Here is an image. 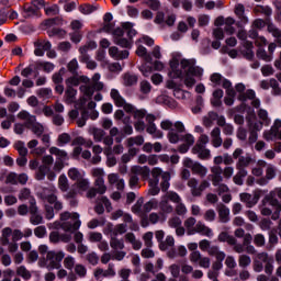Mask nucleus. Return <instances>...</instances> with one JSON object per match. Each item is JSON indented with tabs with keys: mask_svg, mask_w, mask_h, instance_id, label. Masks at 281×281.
Here are the masks:
<instances>
[{
	"mask_svg": "<svg viewBox=\"0 0 281 281\" xmlns=\"http://www.w3.org/2000/svg\"><path fill=\"white\" fill-rule=\"evenodd\" d=\"M110 95L112 100H114V103L116 104V106H124V98H122L117 89H112L110 92Z\"/></svg>",
	"mask_w": 281,
	"mask_h": 281,
	"instance_id": "3c124183",
	"label": "nucleus"
},
{
	"mask_svg": "<svg viewBox=\"0 0 281 281\" xmlns=\"http://www.w3.org/2000/svg\"><path fill=\"white\" fill-rule=\"evenodd\" d=\"M43 164L42 166L38 167L36 173H35V179L37 181H44L47 172H49V166L54 164V157L47 155L43 157Z\"/></svg>",
	"mask_w": 281,
	"mask_h": 281,
	"instance_id": "a211bd4d",
	"label": "nucleus"
},
{
	"mask_svg": "<svg viewBox=\"0 0 281 281\" xmlns=\"http://www.w3.org/2000/svg\"><path fill=\"white\" fill-rule=\"evenodd\" d=\"M97 48H98V43H95L94 41H90L85 46H81L79 48V53L81 56H87V52H89L90 49H97Z\"/></svg>",
	"mask_w": 281,
	"mask_h": 281,
	"instance_id": "6e6d98bb",
	"label": "nucleus"
},
{
	"mask_svg": "<svg viewBox=\"0 0 281 281\" xmlns=\"http://www.w3.org/2000/svg\"><path fill=\"white\" fill-rule=\"evenodd\" d=\"M234 23H236V20H234V18L228 16V18H224V16H218L215 22L214 25L215 27H223L224 25V32L226 34H228V36H232V34H235L236 29L233 26Z\"/></svg>",
	"mask_w": 281,
	"mask_h": 281,
	"instance_id": "2eb2a0df",
	"label": "nucleus"
},
{
	"mask_svg": "<svg viewBox=\"0 0 281 281\" xmlns=\"http://www.w3.org/2000/svg\"><path fill=\"white\" fill-rule=\"evenodd\" d=\"M136 45H138V47L136 49L137 56L144 57L146 63H153V57L150 55H148V50L146 49V47L142 46L137 42H136Z\"/></svg>",
	"mask_w": 281,
	"mask_h": 281,
	"instance_id": "8fccbe9b",
	"label": "nucleus"
},
{
	"mask_svg": "<svg viewBox=\"0 0 281 281\" xmlns=\"http://www.w3.org/2000/svg\"><path fill=\"white\" fill-rule=\"evenodd\" d=\"M49 153L50 155H55L59 161H67V159H69L67 151L59 149L58 147H50Z\"/></svg>",
	"mask_w": 281,
	"mask_h": 281,
	"instance_id": "79ce46f5",
	"label": "nucleus"
},
{
	"mask_svg": "<svg viewBox=\"0 0 281 281\" xmlns=\"http://www.w3.org/2000/svg\"><path fill=\"white\" fill-rule=\"evenodd\" d=\"M167 76L171 80H183L186 87L192 89L196 85V78L201 79L203 76V68L196 66V59H183L180 53H173Z\"/></svg>",
	"mask_w": 281,
	"mask_h": 281,
	"instance_id": "f257e3e1",
	"label": "nucleus"
},
{
	"mask_svg": "<svg viewBox=\"0 0 281 281\" xmlns=\"http://www.w3.org/2000/svg\"><path fill=\"white\" fill-rule=\"evenodd\" d=\"M220 243H227V245H236V237L229 235L227 232H222L217 236Z\"/></svg>",
	"mask_w": 281,
	"mask_h": 281,
	"instance_id": "de8ad7c7",
	"label": "nucleus"
},
{
	"mask_svg": "<svg viewBox=\"0 0 281 281\" xmlns=\"http://www.w3.org/2000/svg\"><path fill=\"white\" fill-rule=\"evenodd\" d=\"M238 265L241 269H247L251 265V257L247 255H240L238 258Z\"/></svg>",
	"mask_w": 281,
	"mask_h": 281,
	"instance_id": "680f3d73",
	"label": "nucleus"
},
{
	"mask_svg": "<svg viewBox=\"0 0 281 281\" xmlns=\"http://www.w3.org/2000/svg\"><path fill=\"white\" fill-rule=\"evenodd\" d=\"M237 111H247L246 116L248 128L250 131L248 142L249 144H256L258 142V131H262V122L256 119V113L247 104L243 103L237 108Z\"/></svg>",
	"mask_w": 281,
	"mask_h": 281,
	"instance_id": "423d86ee",
	"label": "nucleus"
},
{
	"mask_svg": "<svg viewBox=\"0 0 281 281\" xmlns=\"http://www.w3.org/2000/svg\"><path fill=\"white\" fill-rule=\"evenodd\" d=\"M207 254L209 256H215L216 260H218L220 262H223L226 256L225 252L221 250V248H218V246H211L207 249Z\"/></svg>",
	"mask_w": 281,
	"mask_h": 281,
	"instance_id": "58836bf2",
	"label": "nucleus"
},
{
	"mask_svg": "<svg viewBox=\"0 0 281 281\" xmlns=\"http://www.w3.org/2000/svg\"><path fill=\"white\" fill-rule=\"evenodd\" d=\"M12 232L13 229L10 227H4L1 231V236H0V243L3 247H7L10 245V238H12Z\"/></svg>",
	"mask_w": 281,
	"mask_h": 281,
	"instance_id": "e433bc0d",
	"label": "nucleus"
},
{
	"mask_svg": "<svg viewBox=\"0 0 281 281\" xmlns=\"http://www.w3.org/2000/svg\"><path fill=\"white\" fill-rule=\"evenodd\" d=\"M16 276H20L23 280H30L32 278V272H30L25 266H20L16 268Z\"/></svg>",
	"mask_w": 281,
	"mask_h": 281,
	"instance_id": "4d7b16f0",
	"label": "nucleus"
},
{
	"mask_svg": "<svg viewBox=\"0 0 281 281\" xmlns=\"http://www.w3.org/2000/svg\"><path fill=\"white\" fill-rule=\"evenodd\" d=\"M180 133H186V125H183V122L178 121L175 123V130H171L167 134V139L170 144H179L181 142L182 137Z\"/></svg>",
	"mask_w": 281,
	"mask_h": 281,
	"instance_id": "4468645a",
	"label": "nucleus"
},
{
	"mask_svg": "<svg viewBox=\"0 0 281 281\" xmlns=\"http://www.w3.org/2000/svg\"><path fill=\"white\" fill-rule=\"evenodd\" d=\"M192 154L198 155L199 159L212 158V153L203 145H194L192 148Z\"/></svg>",
	"mask_w": 281,
	"mask_h": 281,
	"instance_id": "a878e982",
	"label": "nucleus"
},
{
	"mask_svg": "<svg viewBox=\"0 0 281 281\" xmlns=\"http://www.w3.org/2000/svg\"><path fill=\"white\" fill-rule=\"evenodd\" d=\"M182 165L184 168H190L193 175H198L199 177H207V167L203 166L199 161L192 160V158H183Z\"/></svg>",
	"mask_w": 281,
	"mask_h": 281,
	"instance_id": "ddd939ff",
	"label": "nucleus"
},
{
	"mask_svg": "<svg viewBox=\"0 0 281 281\" xmlns=\"http://www.w3.org/2000/svg\"><path fill=\"white\" fill-rule=\"evenodd\" d=\"M132 212L137 214L138 216H144L146 214V210H144V198H139L136 203L132 207Z\"/></svg>",
	"mask_w": 281,
	"mask_h": 281,
	"instance_id": "c03bdc74",
	"label": "nucleus"
},
{
	"mask_svg": "<svg viewBox=\"0 0 281 281\" xmlns=\"http://www.w3.org/2000/svg\"><path fill=\"white\" fill-rule=\"evenodd\" d=\"M125 240L132 244V247L133 249H135V251H139V249H142V240L137 239V237H135V234L127 233L125 235Z\"/></svg>",
	"mask_w": 281,
	"mask_h": 281,
	"instance_id": "4c0bfd02",
	"label": "nucleus"
},
{
	"mask_svg": "<svg viewBox=\"0 0 281 281\" xmlns=\"http://www.w3.org/2000/svg\"><path fill=\"white\" fill-rule=\"evenodd\" d=\"M87 172L82 169H78L76 167H71L68 170V177L71 181H80V179H83L86 177Z\"/></svg>",
	"mask_w": 281,
	"mask_h": 281,
	"instance_id": "72a5a7b5",
	"label": "nucleus"
},
{
	"mask_svg": "<svg viewBox=\"0 0 281 281\" xmlns=\"http://www.w3.org/2000/svg\"><path fill=\"white\" fill-rule=\"evenodd\" d=\"M265 166H267V162L265 160H259L258 165L252 168V175L255 177H262V168H265Z\"/></svg>",
	"mask_w": 281,
	"mask_h": 281,
	"instance_id": "69168bd1",
	"label": "nucleus"
},
{
	"mask_svg": "<svg viewBox=\"0 0 281 281\" xmlns=\"http://www.w3.org/2000/svg\"><path fill=\"white\" fill-rule=\"evenodd\" d=\"M281 139V120L277 119L270 130L263 132V138L267 142H273V139Z\"/></svg>",
	"mask_w": 281,
	"mask_h": 281,
	"instance_id": "6ab92c4d",
	"label": "nucleus"
},
{
	"mask_svg": "<svg viewBox=\"0 0 281 281\" xmlns=\"http://www.w3.org/2000/svg\"><path fill=\"white\" fill-rule=\"evenodd\" d=\"M115 273L113 263H110L106 270L97 268L94 270V278H97V280H100V278H115Z\"/></svg>",
	"mask_w": 281,
	"mask_h": 281,
	"instance_id": "b1692460",
	"label": "nucleus"
},
{
	"mask_svg": "<svg viewBox=\"0 0 281 281\" xmlns=\"http://www.w3.org/2000/svg\"><path fill=\"white\" fill-rule=\"evenodd\" d=\"M109 54L111 58H114V60H124L128 58V50H120L117 47L112 46L109 48Z\"/></svg>",
	"mask_w": 281,
	"mask_h": 281,
	"instance_id": "c85d7f7f",
	"label": "nucleus"
},
{
	"mask_svg": "<svg viewBox=\"0 0 281 281\" xmlns=\"http://www.w3.org/2000/svg\"><path fill=\"white\" fill-rule=\"evenodd\" d=\"M89 179L81 178L80 180H77V183H75L70 191L66 194L67 199H74L77 194H80V192H86V190H89Z\"/></svg>",
	"mask_w": 281,
	"mask_h": 281,
	"instance_id": "f3484780",
	"label": "nucleus"
},
{
	"mask_svg": "<svg viewBox=\"0 0 281 281\" xmlns=\"http://www.w3.org/2000/svg\"><path fill=\"white\" fill-rule=\"evenodd\" d=\"M245 177H247V170L238 169V172L234 176L233 181L236 183V186H243V179H245Z\"/></svg>",
	"mask_w": 281,
	"mask_h": 281,
	"instance_id": "603ef678",
	"label": "nucleus"
},
{
	"mask_svg": "<svg viewBox=\"0 0 281 281\" xmlns=\"http://www.w3.org/2000/svg\"><path fill=\"white\" fill-rule=\"evenodd\" d=\"M110 246L117 251V249H124V239H117L116 236H111Z\"/></svg>",
	"mask_w": 281,
	"mask_h": 281,
	"instance_id": "bf43d9fd",
	"label": "nucleus"
},
{
	"mask_svg": "<svg viewBox=\"0 0 281 281\" xmlns=\"http://www.w3.org/2000/svg\"><path fill=\"white\" fill-rule=\"evenodd\" d=\"M88 133H89V135H92L93 140L97 143L102 142L106 135V132H104V130L98 128L95 126H90L88 128Z\"/></svg>",
	"mask_w": 281,
	"mask_h": 281,
	"instance_id": "473e14b6",
	"label": "nucleus"
},
{
	"mask_svg": "<svg viewBox=\"0 0 281 281\" xmlns=\"http://www.w3.org/2000/svg\"><path fill=\"white\" fill-rule=\"evenodd\" d=\"M30 213L32 225H41L43 223V216L38 214V207H36V200H31Z\"/></svg>",
	"mask_w": 281,
	"mask_h": 281,
	"instance_id": "5701e85b",
	"label": "nucleus"
},
{
	"mask_svg": "<svg viewBox=\"0 0 281 281\" xmlns=\"http://www.w3.org/2000/svg\"><path fill=\"white\" fill-rule=\"evenodd\" d=\"M15 149L18 150L20 157H26L27 156V147H25L24 142H16L14 145Z\"/></svg>",
	"mask_w": 281,
	"mask_h": 281,
	"instance_id": "0e129e2a",
	"label": "nucleus"
},
{
	"mask_svg": "<svg viewBox=\"0 0 281 281\" xmlns=\"http://www.w3.org/2000/svg\"><path fill=\"white\" fill-rule=\"evenodd\" d=\"M241 102H247V100H252L251 104L255 109L260 108V99H256V91L247 90L245 94L239 95Z\"/></svg>",
	"mask_w": 281,
	"mask_h": 281,
	"instance_id": "bb28decb",
	"label": "nucleus"
},
{
	"mask_svg": "<svg viewBox=\"0 0 281 281\" xmlns=\"http://www.w3.org/2000/svg\"><path fill=\"white\" fill-rule=\"evenodd\" d=\"M127 148H133L134 146H143L144 136L130 137L125 140Z\"/></svg>",
	"mask_w": 281,
	"mask_h": 281,
	"instance_id": "09e8293b",
	"label": "nucleus"
},
{
	"mask_svg": "<svg viewBox=\"0 0 281 281\" xmlns=\"http://www.w3.org/2000/svg\"><path fill=\"white\" fill-rule=\"evenodd\" d=\"M212 175L210 176L212 184L214 187L220 186V183L223 181V169L221 167H213L211 168Z\"/></svg>",
	"mask_w": 281,
	"mask_h": 281,
	"instance_id": "c756f323",
	"label": "nucleus"
},
{
	"mask_svg": "<svg viewBox=\"0 0 281 281\" xmlns=\"http://www.w3.org/2000/svg\"><path fill=\"white\" fill-rule=\"evenodd\" d=\"M153 180L149 181V194L151 196H157L159 194V177H161L160 188L162 192H167L170 188V172H164L161 168L156 167L151 170Z\"/></svg>",
	"mask_w": 281,
	"mask_h": 281,
	"instance_id": "39448f33",
	"label": "nucleus"
},
{
	"mask_svg": "<svg viewBox=\"0 0 281 281\" xmlns=\"http://www.w3.org/2000/svg\"><path fill=\"white\" fill-rule=\"evenodd\" d=\"M171 203H181V196L175 191H168L160 196V201L156 199L149 200L144 204L145 212H150L151 210H160L162 216L165 214H172L175 212V207Z\"/></svg>",
	"mask_w": 281,
	"mask_h": 281,
	"instance_id": "f03ea898",
	"label": "nucleus"
},
{
	"mask_svg": "<svg viewBox=\"0 0 281 281\" xmlns=\"http://www.w3.org/2000/svg\"><path fill=\"white\" fill-rule=\"evenodd\" d=\"M34 46H35V49H34L35 56H45V53L52 49V43L45 40L35 42Z\"/></svg>",
	"mask_w": 281,
	"mask_h": 281,
	"instance_id": "4be33fe9",
	"label": "nucleus"
},
{
	"mask_svg": "<svg viewBox=\"0 0 281 281\" xmlns=\"http://www.w3.org/2000/svg\"><path fill=\"white\" fill-rule=\"evenodd\" d=\"M266 244L267 239L265 238V235L256 234L254 236V245H256V247H265Z\"/></svg>",
	"mask_w": 281,
	"mask_h": 281,
	"instance_id": "774afa93",
	"label": "nucleus"
},
{
	"mask_svg": "<svg viewBox=\"0 0 281 281\" xmlns=\"http://www.w3.org/2000/svg\"><path fill=\"white\" fill-rule=\"evenodd\" d=\"M281 199V187L272 190L269 195H266L262 200L261 214L262 216H271L272 221H278L281 214V202L278 199Z\"/></svg>",
	"mask_w": 281,
	"mask_h": 281,
	"instance_id": "20e7f679",
	"label": "nucleus"
},
{
	"mask_svg": "<svg viewBox=\"0 0 281 281\" xmlns=\"http://www.w3.org/2000/svg\"><path fill=\"white\" fill-rule=\"evenodd\" d=\"M211 144L214 148L223 146V138L221 137V128L215 127L211 132Z\"/></svg>",
	"mask_w": 281,
	"mask_h": 281,
	"instance_id": "7c9ffc66",
	"label": "nucleus"
},
{
	"mask_svg": "<svg viewBox=\"0 0 281 281\" xmlns=\"http://www.w3.org/2000/svg\"><path fill=\"white\" fill-rule=\"evenodd\" d=\"M71 234L69 233H63L60 234V232L58 231H53L49 234V240L50 243H71Z\"/></svg>",
	"mask_w": 281,
	"mask_h": 281,
	"instance_id": "412c9836",
	"label": "nucleus"
},
{
	"mask_svg": "<svg viewBox=\"0 0 281 281\" xmlns=\"http://www.w3.org/2000/svg\"><path fill=\"white\" fill-rule=\"evenodd\" d=\"M122 29H116L113 34H114V43L116 45H120V47H133V42L126 40V38H122V36H124V32H126L128 38H133V36H137V31L135 29H133V23L130 22H124L122 24Z\"/></svg>",
	"mask_w": 281,
	"mask_h": 281,
	"instance_id": "6e6552de",
	"label": "nucleus"
},
{
	"mask_svg": "<svg viewBox=\"0 0 281 281\" xmlns=\"http://www.w3.org/2000/svg\"><path fill=\"white\" fill-rule=\"evenodd\" d=\"M268 32H269L270 34H272V36H273L274 38H277L279 45L281 46V30L278 29V27H277L276 25H273V24H269V25H268Z\"/></svg>",
	"mask_w": 281,
	"mask_h": 281,
	"instance_id": "13d9d810",
	"label": "nucleus"
},
{
	"mask_svg": "<svg viewBox=\"0 0 281 281\" xmlns=\"http://www.w3.org/2000/svg\"><path fill=\"white\" fill-rule=\"evenodd\" d=\"M146 132L154 137V139H162L164 132L161 130H157V125L155 123L148 124Z\"/></svg>",
	"mask_w": 281,
	"mask_h": 281,
	"instance_id": "a19ab883",
	"label": "nucleus"
},
{
	"mask_svg": "<svg viewBox=\"0 0 281 281\" xmlns=\"http://www.w3.org/2000/svg\"><path fill=\"white\" fill-rule=\"evenodd\" d=\"M41 199L47 201L50 205H54L55 210L60 211L63 210V203L58 201L56 196V187L50 186L49 188H44L43 191L40 193Z\"/></svg>",
	"mask_w": 281,
	"mask_h": 281,
	"instance_id": "f8f14e48",
	"label": "nucleus"
},
{
	"mask_svg": "<svg viewBox=\"0 0 281 281\" xmlns=\"http://www.w3.org/2000/svg\"><path fill=\"white\" fill-rule=\"evenodd\" d=\"M239 200L241 201V203H245L246 207H254L256 205L252 194L240 193Z\"/></svg>",
	"mask_w": 281,
	"mask_h": 281,
	"instance_id": "49530a36",
	"label": "nucleus"
},
{
	"mask_svg": "<svg viewBox=\"0 0 281 281\" xmlns=\"http://www.w3.org/2000/svg\"><path fill=\"white\" fill-rule=\"evenodd\" d=\"M76 95H78V90L67 87L64 95V102H66V104H74V102H76Z\"/></svg>",
	"mask_w": 281,
	"mask_h": 281,
	"instance_id": "c9c22d12",
	"label": "nucleus"
},
{
	"mask_svg": "<svg viewBox=\"0 0 281 281\" xmlns=\"http://www.w3.org/2000/svg\"><path fill=\"white\" fill-rule=\"evenodd\" d=\"M104 207L108 210V212H111L113 207L111 206V202L105 196H102L94 206V212L97 214H104Z\"/></svg>",
	"mask_w": 281,
	"mask_h": 281,
	"instance_id": "cd10ccee",
	"label": "nucleus"
},
{
	"mask_svg": "<svg viewBox=\"0 0 281 281\" xmlns=\"http://www.w3.org/2000/svg\"><path fill=\"white\" fill-rule=\"evenodd\" d=\"M63 258H65L64 251H54L50 250L47 252L46 258H42L38 260V267L42 269H48V271H54V269H60V262H63Z\"/></svg>",
	"mask_w": 281,
	"mask_h": 281,
	"instance_id": "1a4fd4ad",
	"label": "nucleus"
},
{
	"mask_svg": "<svg viewBox=\"0 0 281 281\" xmlns=\"http://www.w3.org/2000/svg\"><path fill=\"white\" fill-rule=\"evenodd\" d=\"M123 85H125V87H133V85H137V76L131 74L123 75Z\"/></svg>",
	"mask_w": 281,
	"mask_h": 281,
	"instance_id": "5fc2aeb1",
	"label": "nucleus"
},
{
	"mask_svg": "<svg viewBox=\"0 0 281 281\" xmlns=\"http://www.w3.org/2000/svg\"><path fill=\"white\" fill-rule=\"evenodd\" d=\"M217 214L220 218V223H229L231 217V211L229 207H227L225 204H220L217 207Z\"/></svg>",
	"mask_w": 281,
	"mask_h": 281,
	"instance_id": "2f4dec72",
	"label": "nucleus"
},
{
	"mask_svg": "<svg viewBox=\"0 0 281 281\" xmlns=\"http://www.w3.org/2000/svg\"><path fill=\"white\" fill-rule=\"evenodd\" d=\"M235 14L238 16L241 23L246 24L249 23V19L247 15H245V5L243 4H237L235 5Z\"/></svg>",
	"mask_w": 281,
	"mask_h": 281,
	"instance_id": "a18cd8bd",
	"label": "nucleus"
},
{
	"mask_svg": "<svg viewBox=\"0 0 281 281\" xmlns=\"http://www.w3.org/2000/svg\"><path fill=\"white\" fill-rule=\"evenodd\" d=\"M100 78H102V76L100 75V72H97L92 76V86H80V92L85 95V98H88L90 100L95 91H102V89H104V82L100 81Z\"/></svg>",
	"mask_w": 281,
	"mask_h": 281,
	"instance_id": "9b49d317",
	"label": "nucleus"
},
{
	"mask_svg": "<svg viewBox=\"0 0 281 281\" xmlns=\"http://www.w3.org/2000/svg\"><path fill=\"white\" fill-rule=\"evenodd\" d=\"M80 61L85 63L88 69H95L98 67V64L89 58V55H81Z\"/></svg>",
	"mask_w": 281,
	"mask_h": 281,
	"instance_id": "338daca9",
	"label": "nucleus"
},
{
	"mask_svg": "<svg viewBox=\"0 0 281 281\" xmlns=\"http://www.w3.org/2000/svg\"><path fill=\"white\" fill-rule=\"evenodd\" d=\"M172 247H175V237L171 235H168L166 239L159 244L160 251H168V249H172Z\"/></svg>",
	"mask_w": 281,
	"mask_h": 281,
	"instance_id": "37998d69",
	"label": "nucleus"
},
{
	"mask_svg": "<svg viewBox=\"0 0 281 281\" xmlns=\"http://www.w3.org/2000/svg\"><path fill=\"white\" fill-rule=\"evenodd\" d=\"M246 50H244V56L247 58V60H252L254 59V44L249 42L244 43Z\"/></svg>",
	"mask_w": 281,
	"mask_h": 281,
	"instance_id": "e2e57ef3",
	"label": "nucleus"
},
{
	"mask_svg": "<svg viewBox=\"0 0 281 281\" xmlns=\"http://www.w3.org/2000/svg\"><path fill=\"white\" fill-rule=\"evenodd\" d=\"M184 228L188 236H194V234H201V236H206V238H214V231L210 228L205 223L199 221L194 217H188L184 221Z\"/></svg>",
	"mask_w": 281,
	"mask_h": 281,
	"instance_id": "0eeeda50",
	"label": "nucleus"
},
{
	"mask_svg": "<svg viewBox=\"0 0 281 281\" xmlns=\"http://www.w3.org/2000/svg\"><path fill=\"white\" fill-rule=\"evenodd\" d=\"M223 88L226 90V97L224 98V104L232 106L234 104V98H236V90L232 87V81L224 80Z\"/></svg>",
	"mask_w": 281,
	"mask_h": 281,
	"instance_id": "aec40b11",
	"label": "nucleus"
},
{
	"mask_svg": "<svg viewBox=\"0 0 281 281\" xmlns=\"http://www.w3.org/2000/svg\"><path fill=\"white\" fill-rule=\"evenodd\" d=\"M87 100H89V98L83 95L82 98L79 99V101L76 102L75 104L76 110H72L69 112V117L71 120H76V117H78L79 115L78 109L79 110L85 109V104H87Z\"/></svg>",
	"mask_w": 281,
	"mask_h": 281,
	"instance_id": "f704fd0d",
	"label": "nucleus"
},
{
	"mask_svg": "<svg viewBox=\"0 0 281 281\" xmlns=\"http://www.w3.org/2000/svg\"><path fill=\"white\" fill-rule=\"evenodd\" d=\"M18 117L20 120H24L26 122L27 128H31L32 133H34V135H36L37 137H41V135L45 133V127L43 126V124L36 122V116L30 114V112L21 111L19 112Z\"/></svg>",
	"mask_w": 281,
	"mask_h": 281,
	"instance_id": "9d476101",
	"label": "nucleus"
},
{
	"mask_svg": "<svg viewBox=\"0 0 281 281\" xmlns=\"http://www.w3.org/2000/svg\"><path fill=\"white\" fill-rule=\"evenodd\" d=\"M131 175H134V177H143V179H147L150 175V168L148 166H139L134 165L131 167Z\"/></svg>",
	"mask_w": 281,
	"mask_h": 281,
	"instance_id": "393cba45",
	"label": "nucleus"
},
{
	"mask_svg": "<svg viewBox=\"0 0 281 281\" xmlns=\"http://www.w3.org/2000/svg\"><path fill=\"white\" fill-rule=\"evenodd\" d=\"M187 186H188V188H190V192H191L192 196H201L199 180H196V178H191L188 181Z\"/></svg>",
	"mask_w": 281,
	"mask_h": 281,
	"instance_id": "ea45409f",
	"label": "nucleus"
},
{
	"mask_svg": "<svg viewBox=\"0 0 281 281\" xmlns=\"http://www.w3.org/2000/svg\"><path fill=\"white\" fill-rule=\"evenodd\" d=\"M233 158L238 159L236 164L237 170H245V168H247V166H249V164L254 161V159L251 158V156H249V154H246L245 156H243V149L240 148H236L234 150Z\"/></svg>",
	"mask_w": 281,
	"mask_h": 281,
	"instance_id": "dca6fc26",
	"label": "nucleus"
},
{
	"mask_svg": "<svg viewBox=\"0 0 281 281\" xmlns=\"http://www.w3.org/2000/svg\"><path fill=\"white\" fill-rule=\"evenodd\" d=\"M218 117V114L216 112H210L206 116L203 117V124L206 127H210L214 124V121Z\"/></svg>",
	"mask_w": 281,
	"mask_h": 281,
	"instance_id": "052dcab7",
	"label": "nucleus"
},
{
	"mask_svg": "<svg viewBox=\"0 0 281 281\" xmlns=\"http://www.w3.org/2000/svg\"><path fill=\"white\" fill-rule=\"evenodd\" d=\"M82 225L80 221V214L64 212L60 214V220L47 225L48 229H63L68 234L78 232Z\"/></svg>",
	"mask_w": 281,
	"mask_h": 281,
	"instance_id": "7ed1b4c3",
	"label": "nucleus"
},
{
	"mask_svg": "<svg viewBox=\"0 0 281 281\" xmlns=\"http://www.w3.org/2000/svg\"><path fill=\"white\" fill-rule=\"evenodd\" d=\"M58 188L61 190V192H67L69 190V179H67V176L60 175L58 178Z\"/></svg>",
	"mask_w": 281,
	"mask_h": 281,
	"instance_id": "864d4df0",
	"label": "nucleus"
}]
</instances>
